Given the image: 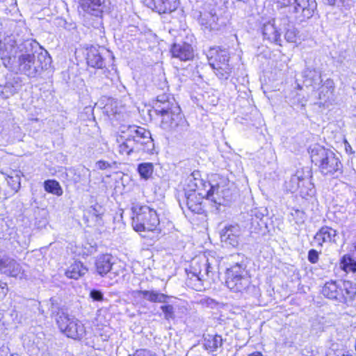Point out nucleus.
I'll return each instance as SVG.
<instances>
[{
	"label": "nucleus",
	"instance_id": "obj_48",
	"mask_svg": "<svg viewBox=\"0 0 356 356\" xmlns=\"http://www.w3.org/2000/svg\"><path fill=\"white\" fill-rule=\"evenodd\" d=\"M327 3L330 5H334L337 0H326Z\"/></svg>",
	"mask_w": 356,
	"mask_h": 356
},
{
	"label": "nucleus",
	"instance_id": "obj_27",
	"mask_svg": "<svg viewBox=\"0 0 356 356\" xmlns=\"http://www.w3.org/2000/svg\"><path fill=\"white\" fill-rule=\"evenodd\" d=\"M2 181V184L6 181L8 186L10 188L12 192H17L21 186V172L19 171H12L10 175L6 177L2 175L0 177Z\"/></svg>",
	"mask_w": 356,
	"mask_h": 356
},
{
	"label": "nucleus",
	"instance_id": "obj_19",
	"mask_svg": "<svg viewBox=\"0 0 356 356\" xmlns=\"http://www.w3.org/2000/svg\"><path fill=\"white\" fill-rule=\"evenodd\" d=\"M277 19H272L264 23L262 33L264 39L269 42L281 45V29L277 26Z\"/></svg>",
	"mask_w": 356,
	"mask_h": 356
},
{
	"label": "nucleus",
	"instance_id": "obj_17",
	"mask_svg": "<svg viewBox=\"0 0 356 356\" xmlns=\"http://www.w3.org/2000/svg\"><path fill=\"white\" fill-rule=\"evenodd\" d=\"M0 272L7 276L20 278L24 274L20 264L8 256H3L0 259Z\"/></svg>",
	"mask_w": 356,
	"mask_h": 356
},
{
	"label": "nucleus",
	"instance_id": "obj_30",
	"mask_svg": "<svg viewBox=\"0 0 356 356\" xmlns=\"http://www.w3.org/2000/svg\"><path fill=\"white\" fill-rule=\"evenodd\" d=\"M217 20L218 17L216 13H213L212 12L201 13L199 17V23L204 29L213 30L216 29Z\"/></svg>",
	"mask_w": 356,
	"mask_h": 356
},
{
	"label": "nucleus",
	"instance_id": "obj_32",
	"mask_svg": "<svg viewBox=\"0 0 356 356\" xmlns=\"http://www.w3.org/2000/svg\"><path fill=\"white\" fill-rule=\"evenodd\" d=\"M137 171L142 179L147 180L153 174L154 165L152 163L149 162L142 163L138 165Z\"/></svg>",
	"mask_w": 356,
	"mask_h": 356
},
{
	"label": "nucleus",
	"instance_id": "obj_29",
	"mask_svg": "<svg viewBox=\"0 0 356 356\" xmlns=\"http://www.w3.org/2000/svg\"><path fill=\"white\" fill-rule=\"evenodd\" d=\"M204 347L209 352H214L222 345V337L218 334H207L204 337Z\"/></svg>",
	"mask_w": 356,
	"mask_h": 356
},
{
	"label": "nucleus",
	"instance_id": "obj_11",
	"mask_svg": "<svg viewBox=\"0 0 356 356\" xmlns=\"http://www.w3.org/2000/svg\"><path fill=\"white\" fill-rule=\"evenodd\" d=\"M207 56L209 65L216 76L220 80H227L232 72V67L229 63V54L227 50L219 47L211 48Z\"/></svg>",
	"mask_w": 356,
	"mask_h": 356
},
{
	"label": "nucleus",
	"instance_id": "obj_25",
	"mask_svg": "<svg viewBox=\"0 0 356 356\" xmlns=\"http://www.w3.org/2000/svg\"><path fill=\"white\" fill-rule=\"evenodd\" d=\"M305 172V170L303 169L298 170L288 180H286L284 184L285 190L292 193L298 192Z\"/></svg>",
	"mask_w": 356,
	"mask_h": 356
},
{
	"label": "nucleus",
	"instance_id": "obj_5",
	"mask_svg": "<svg viewBox=\"0 0 356 356\" xmlns=\"http://www.w3.org/2000/svg\"><path fill=\"white\" fill-rule=\"evenodd\" d=\"M214 252H205L203 254L193 259L189 270H186L189 282L194 284L195 290L200 291L202 282L213 279L218 273L220 261Z\"/></svg>",
	"mask_w": 356,
	"mask_h": 356
},
{
	"label": "nucleus",
	"instance_id": "obj_53",
	"mask_svg": "<svg viewBox=\"0 0 356 356\" xmlns=\"http://www.w3.org/2000/svg\"><path fill=\"white\" fill-rule=\"evenodd\" d=\"M82 179L76 180V182L81 181Z\"/></svg>",
	"mask_w": 356,
	"mask_h": 356
},
{
	"label": "nucleus",
	"instance_id": "obj_15",
	"mask_svg": "<svg viewBox=\"0 0 356 356\" xmlns=\"http://www.w3.org/2000/svg\"><path fill=\"white\" fill-rule=\"evenodd\" d=\"M243 233L238 225H225L220 232V241L227 247L237 248L243 241Z\"/></svg>",
	"mask_w": 356,
	"mask_h": 356
},
{
	"label": "nucleus",
	"instance_id": "obj_52",
	"mask_svg": "<svg viewBox=\"0 0 356 356\" xmlns=\"http://www.w3.org/2000/svg\"><path fill=\"white\" fill-rule=\"evenodd\" d=\"M346 150L348 151V150H350V148H348L347 147H346Z\"/></svg>",
	"mask_w": 356,
	"mask_h": 356
},
{
	"label": "nucleus",
	"instance_id": "obj_39",
	"mask_svg": "<svg viewBox=\"0 0 356 356\" xmlns=\"http://www.w3.org/2000/svg\"><path fill=\"white\" fill-rule=\"evenodd\" d=\"M285 39L289 42H295L296 40V31L294 29H289L284 35Z\"/></svg>",
	"mask_w": 356,
	"mask_h": 356
},
{
	"label": "nucleus",
	"instance_id": "obj_37",
	"mask_svg": "<svg viewBox=\"0 0 356 356\" xmlns=\"http://www.w3.org/2000/svg\"><path fill=\"white\" fill-rule=\"evenodd\" d=\"M95 165L96 167L99 170H106L114 166L115 165V162L110 163L106 161L99 160L96 162Z\"/></svg>",
	"mask_w": 356,
	"mask_h": 356
},
{
	"label": "nucleus",
	"instance_id": "obj_6",
	"mask_svg": "<svg viewBox=\"0 0 356 356\" xmlns=\"http://www.w3.org/2000/svg\"><path fill=\"white\" fill-rule=\"evenodd\" d=\"M288 22L300 24L311 19L317 9L316 0H273Z\"/></svg>",
	"mask_w": 356,
	"mask_h": 356
},
{
	"label": "nucleus",
	"instance_id": "obj_9",
	"mask_svg": "<svg viewBox=\"0 0 356 356\" xmlns=\"http://www.w3.org/2000/svg\"><path fill=\"white\" fill-rule=\"evenodd\" d=\"M56 321L60 331L69 338L81 340L86 339L90 334V328L81 321L70 317L63 311L57 312Z\"/></svg>",
	"mask_w": 356,
	"mask_h": 356
},
{
	"label": "nucleus",
	"instance_id": "obj_10",
	"mask_svg": "<svg viewBox=\"0 0 356 356\" xmlns=\"http://www.w3.org/2000/svg\"><path fill=\"white\" fill-rule=\"evenodd\" d=\"M322 294L331 300L348 303L356 296V285L350 281H330L322 289Z\"/></svg>",
	"mask_w": 356,
	"mask_h": 356
},
{
	"label": "nucleus",
	"instance_id": "obj_2",
	"mask_svg": "<svg viewBox=\"0 0 356 356\" xmlns=\"http://www.w3.org/2000/svg\"><path fill=\"white\" fill-rule=\"evenodd\" d=\"M186 205L189 210L195 213H201L204 209L202 200L207 199L218 206L225 204L231 198L232 193L229 181L227 177L219 174L211 176V186L209 190L202 189L200 192L187 193Z\"/></svg>",
	"mask_w": 356,
	"mask_h": 356
},
{
	"label": "nucleus",
	"instance_id": "obj_4",
	"mask_svg": "<svg viewBox=\"0 0 356 356\" xmlns=\"http://www.w3.org/2000/svg\"><path fill=\"white\" fill-rule=\"evenodd\" d=\"M155 111L161 116V127L175 134L181 135L188 130V123L181 113L180 107L168 100L165 95H159Z\"/></svg>",
	"mask_w": 356,
	"mask_h": 356
},
{
	"label": "nucleus",
	"instance_id": "obj_1",
	"mask_svg": "<svg viewBox=\"0 0 356 356\" xmlns=\"http://www.w3.org/2000/svg\"><path fill=\"white\" fill-rule=\"evenodd\" d=\"M40 49V47L35 40H26L21 42L16 40L14 36H9L5 39L3 43L0 44V57L8 62L13 58L17 57L19 70L29 77H35L44 67L41 60L45 58V55L37 53V50Z\"/></svg>",
	"mask_w": 356,
	"mask_h": 356
},
{
	"label": "nucleus",
	"instance_id": "obj_50",
	"mask_svg": "<svg viewBox=\"0 0 356 356\" xmlns=\"http://www.w3.org/2000/svg\"><path fill=\"white\" fill-rule=\"evenodd\" d=\"M6 356H19V355L17 354L10 353L9 355H6Z\"/></svg>",
	"mask_w": 356,
	"mask_h": 356
},
{
	"label": "nucleus",
	"instance_id": "obj_23",
	"mask_svg": "<svg viewBox=\"0 0 356 356\" xmlns=\"http://www.w3.org/2000/svg\"><path fill=\"white\" fill-rule=\"evenodd\" d=\"M311 172L307 170L302 179L300 188L299 189L300 195L305 199L312 197L316 194V189L314 184L311 181Z\"/></svg>",
	"mask_w": 356,
	"mask_h": 356
},
{
	"label": "nucleus",
	"instance_id": "obj_46",
	"mask_svg": "<svg viewBox=\"0 0 356 356\" xmlns=\"http://www.w3.org/2000/svg\"><path fill=\"white\" fill-rule=\"evenodd\" d=\"M248 356H264L261 352L255 351L252 353L249 354Z\"/></svg>",
	"mask_w": 356,
	"mask_h": 356
},
{
	"label": "nucleus",
	"instance_id": "obj_14",
	"mask_svg": "<svg viewBox=\"0 0 356 356\" xmlns=\"http://www.w3.org/2000/svg\"><path fill=\"white\" fill-rule=\"evenodd\" d=\"M112 256L106 254L99 256L95 261L97 273L102 277L108 275L109 285H113L119 281L124 269L122 264L112 261Z\"/></svg>",
	"mask_w": 356,
	"mask_h": 356
},
{
	"label": "nucleus",
	"instance_id": "obj_33",
	"mask_svg": "<svg viewBox=\"0 0 356 356\" xmlns=\"http://www.w3.org/2000/svg\"><path fill=\"white\" fill-rule=\"evenodd\" d=\"M340 267L346 273H354L356 271V261L350 256L344 255L341 259Z\"/></svg>",
	"mask_w": 356,
	"mask_h": 356
},
{
	"label": "nucleus",
	"instance_id": "obj_24",
	"mask_svg": "<svg viewBox=\"0 0 356 356\" xmlns=\"http://www.w3.org/2000/svg\"><path fill=\"white\" fill-rule=\"evenodd\" d=\"M134 296L143 298L152 302H166L168 296L156 291H135Z\"/></svg>",
	"mask_w": 356,
	"mask_h": 356
},
{
	"label": "nucleus",
	"instance_id": "obj_43",
	"mask_svg": "<svg viewBox=\"0 0 356 356\" xmlns=\"http://www.w3.org/2000/svg\"><path fill=\"white\" fill-rule=\"evenodd\" d=\"M8 291L7 284L0 281V300L3 299Z\"/></svg>",
	"mask_w": 356,
	"mask_h": 356
},
{
	"label": "nucleus",
	"instance_id": "obj_21",
	"mask_svg": "<svg viewBox=\"0 0 356 356\" xmlns=\"http://www.w3.org/2000/svg\"><path fill=\"white\" fill-rule=\"evenodd\" d=\"M337 231L330 227H323L315 234L314 242L318 246H323V243H332L336 242Z\"/></svg>",
	"mask_w": 356,
	"mask_h": 356
},
{
	"label": "nucleus",
	"instance_id": "obj_31",
	"mask_svg": "<svg viewBox=\"0 0 356 356\" xmlns=\"http://www.w3.org/2000/svg\"><path fill=\"white\" fill-rule=\"evenodd\" d=\"M44 190L49 193L57 196L63 195V189L58 181L54 179H48L44 182Z\"/></svg>",
	"mask_w": 356,
	"mask_h": 356
},
{
	"label": "nucleus",
	"instance_id": "obj_38",
	"mask_svg": "<svg viewBox=\"0 0 356 356\" xmlns=\"http://www.w3.org/2000/svg\"><path fill=\"white\" fill-rule=\"evenodd\" d=\"M90 297L94 301H102L104 300L103 293L97 289H92L90 292Z\"/></svg>",
	"mask_w": 356,
	"mask_h": 356
},
{
	"label": "nucleus",
	"instance_id": "obj_7",
	"mask_svg": "<svg viewBox=\"0 0 356 356\" xmlns=\"http://www.w3.org/2000/svg\"><path fill=\"white\" fill-rule=\"evenodd\" d=\"M132 225L137 232L159 231L160 220L156 211L147 205L133 203Z\"/></svg>",
	"mask_w": 356,
	"mask_h": 356
},
{
	"label": "nucleus",
	"instance_id": "obj_34",
	"mask_svg": "<svg viewBox=\"0 0 356 356\" xmlns=\"http://www.w3.org/2000/svg\"><path fill=\"white\" fill-rule=\"evenodd\" d=\"M161 309L164 314V317L167 321L172 320L175 318L174 307L170 305H162Z\"/></svg>",
	"mask_w": 356,
	"mask_h": 356
},
{
	"label": "nucleus",
	"instance_id": "obj_18",
	"mask_svg": "<svg viewBox=\"0 0 356 356\" xmlns=\"http://www.w3.org/2000/svg\"><path fill=\"white\" fill-rule=\"evenodd\" d=\"M79 7L86 13L101 17L106 10L105 0H79Z\"/></svg>",
	"mask_w": 356,
	"mask_h": 356
},
{
	"label": "nucleus",
	"instance_id": "obj_16",
	"mask_svg": "<svg viewBox=\"0 0 356 356\" xmlns=\"http://www.w3.org/2000/svg\"><path fill=\"white\" fill-rule=\"evenodd\" d=\"M211 186V179L209 182L201 178L199 171H194L189 175L185 180L184 189L185 195L187 193L200 192L202 189L209 190Z\"/></svg>",
	"mask_w": 356,
	"mask_h": 356
},
{
	"label": "nucleus",
	"instance_id": "obj_28",
	"mask_svg": "<svg viewBox=\"0 0 356 356\" xmlns=\"http://www.w3.org/2000/svg\"><path fill=\"white\" fill-rule=\"evenodd\" d=\"M88 268L80 261H74L65 271V275L70 279L78 280L85 275Z\"/></svg>",
	"mask_w": 356,
	"mask_h": 356
},
{
	"label": "nucleus",
	"instance_id": "obj_22",
	"mask_svg": "<svg viewBox=\"0 0 356 356\" xmlns=\"http://www.w3.org/2000/svg\"><path fill=\"white\" fill-rule=\"evenodd\" d=\"M100 47H90L88 49L87 63L89 66L95 68L102 69L105 66V62L102 58Z\"/></svg>",
	"mask_w": 356,
	"mask_h": 356
},
{
	"label": "nucleus",
	"instance_id": "obj_12",
	"mask_svg": "<svg viewBox=\"0 0 356 356\" xmlns=\"http://www.w3.org/2000/svg\"><path fill=\"white\" fill-rule=\"evenodd\" d=\"M304 84L307 86H311L313 89H318V99L321 103H326L330 101L333 96L334 84L332 79H327L321 85V74L318 70L315 69H306L304 72Z\"/></svg>",
	"mask_w": 356,
	"mask_h": 356
},
{
	"label": "nucleus",
	"instance_id": "obj_42",
	"mask_svg": "<svg viewBox=\"0 0 356 356\" xmlns=\"http://www.w3.org/2000/svg\"><path fill=\"white\" fill-rule=\"evenodd\" d=\"M308 260L312 264H316L318 260V252L316 250H310L308 252Z\"/></svg>",
	"mask_w": 356,
	"mask_h": 356
},
{
	"label": "nucleus",
	"instance_id": "obj_45",
	"mask_svg": "<svg viewBox=\"0 0 356 356\" xmlns=\"http://www.w3.org/2000/svg\"><path fill=\"white\" fill-rule=\"evenodd\" d=\"M49 302L51 303V312L52 314H54L58 309L56 307L54 306L55 300L54 298H51L49 300Z\"/></svg>",
	"mask_w": 356,
	"mask_h": 356
},
{
	"label": "nucleus",
	"instance_id": "obj_44",
	"mask_svg": "<svg viewBox=\"0 0 356 356\" xmlns=\"http://www.w3.org/2000/svg\"><path fill=\"white\" fill-rule=\"evenodd\" d=\"M80 172L86 177V181L90 182V171L89 169L83 168Z\"/></svg>",
	"mask_w": 356,
	"mask_h": 356
},
{
	"label": "nucleus",
	"instance_id": "obj_47",
	"mask_svg": "<svg viewBox=\"0 0 356 356\" xmlns=\"http://www.w3.org/2000/svg\"><path fill=\"white\" fill-rule=\"evenodd\" d=\"M2 181L1 179H0V195H3V196H6V193H2Z\"/></svg>",
	"mask_w": 356,
	"mask_h": 356
},
{
	"label": "nucleus",
	"instance_id": "obj_40",
	"mask_svg": "<svg viewBox=\"0 0 356 356\" xmlns=\"http://www.w3.org/2000/svg\"><path fill=\"white\" fill-rule=\"evenodd\" d=\"M293 216L296 218V222L297 224H301L304 222L305 220V213L300 210H295L293 213H291Z\"/></svg>",
	"mask_w": 356,
	"mask_h": 356
},
{
	"label": "nucleus",
	"instance_id": "obj_13",
	"mask_svg": "<svg viewBox=\"0 0 356 356\" xmlns=\"http://www.w3.org/2000/svg\"><path fill=\"white\" fill-rule=\"evenodd\" d=\"M225 283L232 291L236 293L243 292L249 286L250 280L243 259L227 268Z\"/></svg>",
	"mask_w": 356,
	"mask_h": 356
},
{
	"label": "nucleus",
	"instance_id": "obj_20",
	"mask_svg": "<svg viewBox=\"0 0 356 356\" xmlns=\"http://www.w3.org/2000/svg\"><path fill=\"white\" fill-rule=\"evenodd\" d=\"M170 52L173 58L183 61L189 60L193 58V49L186 42L173 44Z\"/></svg>",
	"mask_w": 356,
	"mask_h": 356
},
{
	"label": "nucleus",
	"instance_id": "obj_26",
	"mask_svg": "<svg viewBox=\"0 0 356 356\" xmlns=\"http://www.w3.org/2000/svg\"><path fill=\"white\" fill-rule=\"evenodd\" d=\"M154 9L159 13H168L175 11L178 6V0H153Z\"/></svg>",
	"mask_w": 356,
	"mask_h": 356
},
{
	"label": "nucleus",
	"instance_id": "obj_8",
	"mask_svg": "<svg viewBox=\"0 0 356 356\" xmlns=\"http://www.w3.org/2000/svg\"><path fill=\"white\" fill-rule=\"evenodd\" d=\"M311 161L317 165L321 172L325 175H332L341 168L339 159L330 149L315 144L309 148Z\"/></svg>",
	"mask_w": 356,
	"mask_h": 356
},
{
	"label": "nucleus",
	"instance_id": "obj_35",
	"mask_svg": "<svg viewBox=\"0 0 356 356\" xmlns=\"http://www.w3.org/2000/svg\"><path fill=\"white\" fill-rule=\"evenodd\" d=\"M266 209H263L262 211H261L260 209H252L251 211L252 220H255L259 224V221L263 219V218L264 217V216H265L264 212H266Z\"/></svg>",
	"mask_w": 356,
	"mask_h": 356
},
{
	"label": "nucleus",
	"instance_id": "obj_51",
	"mask_svg": "<svg viewBox=\"0 0 356 356\" xmlns=\"http://www.w3.org/2000/svg\"><path fill=\"white\" fill-rule=\"evenodd\" d=\"M346 150L348 151V150H350V148H348L347 147H346Z\"/></svg>",
	"mask_w": 356,
	"mask_h": 356
},
{
	"label": "nucleus",
	"instance_id": "obj_3",
	"mask_svg": "<svg viewBox=\"0 0 356 356\" xmlns=\"http://www.w3.org/2000/svg\"><path fill=\"white\" fill-rule=\"evenodd\" d=\"M122 135L117 138V151L122 156L134 153L152 154L154 144L151 134L143 127L136 125L121 127Z\"/></svg>",
	"mask_w": 356,
	"mask_h": 356
},
{
	"label": "nucleus",
	"instance_id": "obj_41",
	"mask_svg": "<svg viewBox=\"0 0 356 356\" xmlns=\"http://www.w3.org/2000/svg\"><path fill=\"white\" fill-rule=\"evenodd\" d=\"M133 356H157V355L148 349H139L136 351Z\"/></svg>",
	"mask_w": 356,
	"mask_h": 356
},
{
	"label": "nucleus",
	"instance_id": "obj_36",
	"mask_svg": "<svg viewBox=\"0 0 356 356\" xmlns=\"http://www.w3.org/2000/svg\"><path fill=\"white\" fill-rule=\"evenodd\" d=\"M113 104H116V102L111 100V104H106V106H104L105 111L106 112L108 115H115L116 114L120 113V111L116 106H115L114 108H111Z\"/></svg>",
	"mask_w": 356,
	"mask_h": 356
},
{
	"label": "nucleus",
	"instance_id": "obj_49",
	"mask_svg": "<svg viewBox=\"0 0 356 356\" xmlns=\"http://www.w3.org/2000/svg\"><path fill=\"white\" fill-rule=\"evenodd\" d=\"M8 348H3V349L1 350V352H2V353H6V354H7V353H8Z\"/></svg>",
	"mask_w": 356,
	"mask_h": 356
}]
</instances>
